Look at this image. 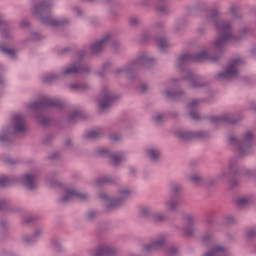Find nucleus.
<instances>
[{"label": "nucleus", "mask_w": 256, "mask_h": 256, "mask_svg": "<svg viewBox=\"0 0 256 256\" xmlns=\"http://www.w3.org/2000/svg\"><path fill=\"white\" fill-rule=\"evenodd\" d=\"M41 34L39 32H32L31 33V41H40Z\"/></svg>", "instance_id": "nucleus-54"}, {"label": "nucleus", "mask_w": 256, "mask_h": 256, "mask_svg": "<svg viewBox=\"0 0 256 256\" xmlns=\"http://www.w3.org/2000/svg\"><path fill=\"white\" fill-rule=\"evenodd\" d=\"M205 9H207V4H205V2H198L193 8L194 11H205Z\"/></svg>", "instance_id": "nucleus-48"}, {"label": "nucleus", "mask_w": 256, "mask_h": 256, "mask_svg": "<svg viewBox=\"0 0 256 256\" xmlns=\"http://www.w3.org/2000/svg\"><path fill=\"white\" fill-rule=\"evenodd\" d=\"M239 177V168H237V161L230 160L228 170H223L218 174V179H229V189H237L239 187V180L235 179Z\"/></svg>", "instance_id": "nucleus-8"}, {"label": "nucleus", "mask_w": 256, "mask_h": 256, "mask_svg": "<svg viewBox=\"0 0 256 256\" xmlns=\"http://www.w3.org/2000/svg\"><path fill=\"white\" fill-rule=\"evenodd\" d=\"M181 189H183V186H181L180 184H171V197H177V195L181 193Z\"/></svg>", "instance_id": "nucleus-37"}, {"label": "nucleus", "mask_w": 256, "mask_h": 256, "mask_svg": "<svg viewBox=\"0 0 256 256\" xmlns=\"http://www.w3.org/2000/svg\"><path fill=\"white\" fill-rule=\"evenodd\" d=\"M208 121L214 123V125H221L225 123L226 125H235L239 123V119L235 118L232 114H223L220 116H208Z\"/></svg>", "instance_id": "nucleus-13"}, {"label": "nucleus", "mask_w": 256, "mask_h": 256, "mask_svg": "<svg viewBox=\"0 0 256 256\" xmlns=\"http://www.w3.org/2000/svg\"><path fill=\"white\" fill-rule=\"evenodd\" d=\"M146 155L153 163H157L161 157V152L155 148H150L146 150Z\"/></svg>", "instance_id": "nucleus-27"}, {"label": "nucleus", "mask_w": 256, "mask_h": 256, "mask_svg": "<svg viewBox=\"0 0 256 256\" xmlns=\"http://www.w3.org/2000/svg\"><path fill=\"white\" fill-rule=\"evenodd\" d=\"M69 87L72 91H88V89H91V86L87 83L69 84Z\"/></svg>", "instance_id": "nucleus-30"}, {"label": "nucleus", "mask_w": 256, "mask_h": 256, "mask_svg": "<svg viewBox=\"0 0 256 256\" xmlns=\"http://www.w3.org/2000/svg\"><path fill=\"white\" fill-rule=\"evenodd\" d=\"M211 239H213V235L206 234L202 237V243H204V245H207V243H209V241H211Z\"/></svg>", "instance_id": "nucleus-53"}, {"label": "nucleus", "mask_w": 256, "mask_h": 256, "mask_svg": "<svg viewBox=\"0 0 256 256\" xmlns=\"http://www.w3.org/2000/svg\"><path fill=\"white\" fill-rule=\"evenodd\" d=\"M87 55V50H79L75 55V61L70 66L62 69L61 75H77V73H91L89 66L82 64L81 61Z\"/></svg>", "instance_id": "nucleus-7"}, {"label": "nucleus", "mask_w": 256, "mask_h": 256, "mask_svg": "<svg viewBox=\"0 0 256 256\" xmlns=\"http://www.w3.org/2000/svg\"><path fill=\"white\" fill-rule=\"evenodd\" d=\"M107 183H113V178L110 176H103L96 180L97 187H101V185H107Z\"/></svg>", "instance_id": "nucleus-36"}, {"label": "nucleus", "mask_w": 256, "mask_h": 256, "mask_svg": "<svg viewBox=\"0 0 256 256\" xmlns=\"http://www.w3.org/2000/svg\"><path fill=\"white\" fill-rule=\"evenodd\" d=\"M52 247H53L54 251H56V253L61 252L62 249H63V248L61 247V243H60L59 241H57V240H54V241L52 242Z\"/></svg>", "instance_id": "nucleus-50"}, {"label": "nucleus", "mask_w": 256, "mask_h": 256, "mask_svg": "<svg viewBox=\"0 0 256 256\" xmlns=\"http://www.w3.org/2000/svg\"><path fill=\"white\" fill-rule=\"evenodd\" d=\"M0 35L2 39L13 38V26L5 21L3 16H0Z\"/></svg>", "instance_id": "nucleus-20"}, {"label": "nucleus", "mask_w": 256, "mask_h": 256, "mask_svg": "<svg viewBox=\"0 0 256 256\" xmlns=\"http://www.w3.org/2000/svg\"><path fill=\"white\" fill-rule=\"evenodd\" d=\"M185 219L187 225L183 229V232L185 233V235H187V237H191V235H193V233L195 232V226H193V224L195 223V217H193L191 214H188L186 215Z\"/></svg>", "instance_id": "nucleus-22"}, {"label": "nucleus", "mask_w": 256, "mask_h": 256, "mask_svg": "<svg viewBox=\"0 0 256 256\" xmlns=\"http://www.w3.org/2000/svg\"><path fill=\"white\" fill-rule=\"evenodd\" d=\"M129 173L130 175H136L137 174V169L133 166L129 167Z\"/></svg>", "instance_id": "nucleus-63"}, {"label": "nucleus", "mask_w": 256, "mask_h": 256, "mask_svg": "<svg viewBox=\"0 0 256 256\" xmlns=\"http://www.w3.org/2000/svg\"><path fill=\"white\" fill-rule=\"evenodd\" d=\"M152 119H153L154 123H156L157 125H161V123H163V121H165V115L164 114H156V115L152 116Z\"/></svg>", "instance_id": "nucleus-44"}, {"label": "nucleus", "mask_w": 256, "mask_h": 256, "mask_svg": "<svg viewBox=\"0 0 256 256\" xmlns=\"http://www.w3.org/2000/svg\"><path fill=\"white\" fill-rule=\"evenodd\" d=\"M109 41H111V34H106L100 40L92 43L90 45L91 55H99V53H101V51H103V47L106 46L109 43Z\"/></svg>", "instance_id": "nucleus-15"}, {"label": "nucleus", "mask_w": 256, "mask_h": 256, "mask_svg": "<svg viewBox=\"0 0 256 256\" xmlns=\"http://www.w3.org/2000/svg\"><path fill=\"white\" fill-rule=\"evenodd\" d=\"M189 117L193 119V121H199L200 117L195 111L189 112Z\"/></svg>", "instance_id": "nucleus-56"}, {"label": "nucleus", "mask_w": 256, "mask_h": 256, "mask_svg": "<svg viewBox=\"0 0 256 256\" xmlns=\"http://www.w3.org/2000/svg\"><path fill=\"white\" fill-rule=\"evenodd\" d=\"M12 183H17V178L11 176H4L0 178V188L9 187Z\"/></svg>", "instance_id": "nucleus-29"}, {"label": "nucleus", "mask_w": 256, "mask_h": 256, "mask_svg": "<svg viewBox=\"0 0 256 256\" xmlns=\"http://www.w3.org/2000/svg\"><path fill=\"white\" fill-rule=\"evenodd\" d=\"M190 181L194 185H203V178L199 175H192L190 176Z\"/></svg>", "instance_id": "nucleus-42"}, {"label": "nucleus", "mask_w": 256, "mask_h": 256, "mask_svg": "<svg viewBox=\"0 0 256 256\" xmlns=\"http://www.w3.org/2000/svg\"><path fill=\"white\" fill-rule=\"evenodd\" d=\"M26 131L27 127L25 126L23 114H14L12 117V125L4 128L0 134V143L7 145V143H11L13 135L25 133Z\"/></svg>", "instance_id": "nucleus-4"}, {"label": "nucleus", "mask_w": 256, "mask_h": 256, "mask_svg": "<svg viewBox=\"0 0 256 256\" xmlns=\"http://www.w3.org/2000/svg\"><path fill=\"white\" fill-rule=\"evenodd\" d=\"M48 159H52V160L59 159V152H54L52 155L48 157Z\"/></svg>", "instance_id": "nucleus-61"}, {"label": "nucleus", "mask_w": 256, "mask_h": 256, "mask_svg": "<svg viewBox=\"0 0 256 256\" xmlns=\"http://www.w3.org/2000/svg\"><path fill=\"white\" fill-rule=\"evenodd\" d=\"M21 183L30 191H34V189L37 188V184L35 183V175L33 174H23L21 176Z\"/></svg>", "instance_id": "nucleus-21"}, {"label": "nucleus", "mask_w": 256, "mask_h": 256, "mask_svg": "<svg viewBox=\"0 0 256 256\" xmlns=\"http://www.w3.org/2000/svg\"><path fill=\"white\" fill-rule=\"evenodd\" d=\"M228 143L238 150L239 155H249L253 149V133H244L240 141L237 137L228 135Z\"/></svg>", "instance_id": "nucleus-5"}, {"label": "nucleus", "mask_w": 256, "mask_h": 256, "mask_svg": "<svg viewBox=\"0 0 256 256\" xmlns=\"http://www.w3.org/2000/svg\"><path fill=\"white\" fill-rule=\"evenodd\" d=\"M55 79H59V76L56 74H49V75L43 76L42 81L44 83H53Z\"/></svg>", "instance_id": "nucleus-40"}, {"label": "nucleus", "mask_w": 256, "mask_h": 256, "mask_svg": "<svg viewBox=\"0 0 256 256\" xmlns=\"http://www.w3.org/2000/svg\"><path fill=\"white\" fill-rule=\"evenodd\" d=\"M3 163H5V165H17L19 163V161L17 159H13L9 156H7L6 158H3Z\"/></svg>", "instance_id": "nucleus-45"}, {"label": "nucleus", "mask_w": 256, "mask_h": 256, "mask_svg": "<svg viewBox=\"0 0 256 256\" xmlns=\"http://www.w3.org/2000/svg\"><path fill=\"white\" fill-rule=\"evenodd\" d=\"M243 63V59L235 58L231 61V63L227 66L226 71H222L218 73L219 79H233L235 75H237V67Z\"/></svg>", "instance_id": "nucleus-12"}, {"label": "nucleus", "mask_w": 256, "mask_h": 256, "mask_svg": "<svg viewBox=\"0 0 256 256\" xmlns=\"http://www.w3.org/2000/svg\"><path fill=\"white\" fill-rule=\"evenodd\" d=\"M2 209H7V202L5 200H0V211Z\"/></svg>", "instance_id": "nucleus-60"}, {"label": "nucleus", "mask_w": 256, "mask_h": 256, "mask_svg": "<svg viewBox=\"0 0 256 256\" xmlns=\"http://www.w3.org/2000/svg\"><path fill=\"white\" fill-rule=\"evenodd\" d=\"M181 79H185L192 89H201V87L209 85L207 80L189 69L183 70V77Z\"/></svg>", "instance_id": "nucleus-10"}, {"label": "nucleus", "mask_w": 256, "mask_h": 256, "mask_svg": "<svg viewBox=\"0 0 256 256\" xmlns=\"http://www.w3.org/2000/svg\"><path fill=\"white\" fill-rule=\"evenodd\" d=\"M247 239H253L256 237V229H250L246 232Z\"/></svg>", "instance_id": "nucleus-52"}, {"label": "nucleus", "mask_w": 256, "mask_h": 256, "mask_svg": "<svg viewBox=\"0 0 256 256\" xmlns=\"http://www.w3.org/2000/svg\"><path fill=\"white\" fill-rule=\"evenodd\" d=\"M176 135L183 141H192V139H203L204 137H207V132L178 131L176 132Z\"/></svg>", "instance_id": "nucleus-17"}, {"label": "nucleus", "mask_w": 256, "mask_h": 256, "mask_svg": "<svg viewBox=\"0 0 256 256\" xmlns=\"http://www.w3.org/2000/svg\"><path fill=\"white\" fill-rule=\"evenodd\" d=\"M156 45L160 51H165L169 47V40L165 36L156 38Z\"/></svg>", "instance_id": "nucleus-28"}, {"label": "nucleus", "mask_w": 256, "mask_h": 256, "mask_svg": "<svg viewBox=\"0 0 256 256\" xmlns=\"http://www.w3.org/2000/svg\"><path fill=\"white\" fill-rule=\"evenodd\" d=\"M109 69H111V63L110 62L104 63L102 67V71L98 72L99 77H105V73H107Z\"/></svg>", "instance_id": "nucleus-43"}, {"label": "nucleus", "mask_w": 256, "mask_h": 256, "mask_svg": "<svg viewBox=\"0 0 256 256\" xmlns=\"http://www.w3.org/2000/svg\"><path fill=\"white\" fill-rule=\"evenodd\" d=\"M53 139H55V136L52 135V134H49V135L45 138L44 144H45V145H49V144L51 143V141H53Z\"/></svg>", "instance_id": "nucleus-57"}, {"label": "nucleus", "mask_w": 256, "mask_h": 256, "mask_svg": "<svg viewBox=\"0 0 256 256\" xmlns=\"http://www.w3.org/2000/svg\"><path fill=\"white\" fill-rule=\"evenodd\" d=\"M198 104H199V100L194 99V100L188 102L187 107H188V109H197Z\"/></svg>", "instance_id": "nucleus-51"}, {"label": "nucleus", "mask_w": 256, "mask_h": 256, "mask_svg": "<svg viewBox=\"0 0 256 256\" xmlns=\"http://www.w3.org/2000/svg\"><path fill=\"white\" fill-rule=\"evenodd\" d=\"M83 119H87V117L82 110H73L68 114V123H76V121H81Z\"/></svg>", "instance_id": "nucleus-24"}, {"label": "nucleus", "mask_w": 256, "mask_h": 256, "mask_svg": "<svg viewBox=\"0 0 256 256\" xmlns=\"http://www.w3.org/2000/svg\"><path fill=\"white\" fill-rule=\"evenodd\" d=\"M129 197H131V189L128 188H120L118 190V198H110L109 195L105 193L99 194V199L106 203L105 207L107 211H113V209L121 207Z\"/></svg>", "instance_id": "nucleus-6"}, {"label": "nucleus", "mask_w": 256, "mask_h": 256, "mask_svg": "<svg viewBox=\"0 0 256 256\" xmlns=\"http://www.w3.org/2000/svg\"><path fill=\"white\" fill-rule=\"evenodd\" d=\"M217 183V180L215 178H203L202 185H207V187H211V185H215Z\"/></svg>", "instance_id": "nucleus-47"}, {"label": "nucleus", "mask_w": 256, "mask_h": 256, "mask_svg": "<svg viewBox=\"0 0 256 256\" xmlns=\"http://www.w3.org/2000/svg\"><path fill=\"white\" fill-rule=\"evenodd\" d=\"M91 256H113L117 255V249L107 244L100 245L97 250L90 252Z\"/></svg>", "instance_id": "nucleus-19"}, {"label": "nucleus", "mask_w": 256, "mask_h": 256, "mask_svg": "<svg viewBox=\"0 0 256 256\" xmlns=\"http://www.w3.org/2000/svg\"><path fill=\"white\" fill-rule=\"evenodd\" d=\"M142 21L139 17L137 16H132L129 18V25L130 27H139V25H141Z\"/></svg>", "instance_id": "nucleus-38"}, {"label": "nucleus", "mask_w": 256, "mask_h": 256, "mask_svg": "<svg viewBox=\"0 0 256 256\" xmlns=\"http://www.w3.org/2000/svg\"><path fill=\"white\" fill-rule=\"evenodd\" d=\"M110 139H112V141H119V139H121V136H119V134H112L110 136Z\"/></svg>", "instance_id": "nucleus-62"}, {"label": "nucleus", "mask_w": 256, "mask_h": 256, "mask_svg": "<svg viewBox=\"0 0 256 256\" xmlns=\"http://www.w3.org/2000/svg\"><path fill=\"white\" fill-rule=\"evenodd\" d=\"M220 17L219 9L213 8L206 15L207 23H213L214 27L219 31L218 38L213 43V47L216 51H218L217 55L209 56L206 51H202L196 54H182L178 57L176 61V67L183 71L187 63H191V61H205V59H209L211 63H217L221 57H223V52L225 51V47L227 43H232L233 45H237L239 41L245 39L247 33L251 31L248 27H244L240 30L238 36H234L231 33V23L222 20Z\"/></svg>", "instance_id": "nucleus-1"}, {"label": "nucleus", "mask_w": 256, "mask_h": 256, "mask_svg": "<svg viewBox=\"0 0 256 256\" xmlns=\"http://www.w3.org/2000/svg\"><path fill=\"white\" fill-rule=\"evenodd\" d=\"M237 207L243 209V207H249L251 205V198L249 196L240 197L236 201Z\"/></svg>", "instance_id": "nucleus-31"}, {"label": "nucleus", "mask_w": 256, "mask_h": 256, "mask_svg": "<svg viewBox=\"0 0 256 256\" xmlns=\"http://www.w3.org/2000/svg\"><path fill=\"white\" fill-rule=\"evenodd\" d=\"M112 47H113L115 53H117V51H119V47H121V44L118 41H113Z\"/></svg>", "instance_id": "nucleus-58"}, {"label": "nucleus", "mask_w": 256, "mask_h": 256, "mask_svg": "<svg viewBox=\"0 0 256 256\" xmlns=\"http://www.w3.org/2000/svg\"><path fill=\"white\" fill-rule=\"evenodd\" d=\"M164 205L168 211L175 213V211L179 209V205H181V200L177 197H171L169 200L164 202Z\"/></svg>", "instance_id": "nucleus-23"}, {"label": "nucleus", "mask_w": 256, "mask_h": 256, "mask_svg": "<svg viewBox=\"0 0 256 256\" xmlns=\"http://www.w3.org/2000/svg\"><path fill=\"white\" fill-rule=\"evenodd\" d=\"M165 246V238H159L152 242L150 245L145 246V251L148 253H152V251H157L159 249H162V247Z\"/></svg>", "instance_id": "nucleus-25"}, {"label": "nucleus", "mask_w": 256, "mask_h": 256, "mask_svg": "<svg viewBox=\"0 0 256 256\" xmlns=\"http://www.w3.org/2000/svg\"><path fill=\"white\" fill-rule=\"evenodd\" d=\"M73 197H75L76 199H78L79 201H85L87 199V194H81L79 193V191L75 190V189H70L66 191V194L64 196H62L58 202L61 205H65V203H69Z\"/></svg>", "instance_id": "nucleus-14"}, {"label": "nucleus", "mask_w": 256, "mask_h": 256, "mask_svg": "<svg viewBox=\"0 0 256 256\" xmlns=\"http://www.w3.org/2000/svg\"><path fill=\"white\" fill-rule=\"evenodd\" d=\"M48 107L63 109L65 102L59 99L42 98L29 104V109H32V111H43V109H47Z\"/></svg>", "instance_id": "nucleus-9"}, {"label": "nucleus", "mask_w": 256, "mask_h": 256, "mask_svg": "<svg viewBox=\"0 0 256 256\" xmlns=\"http://www.w3.org/2000/svg\"><path fill=\"white\" fill-rule=\"evenodd\" d=\"M40 235H41V230H36L34 232V235L24 236L23 241L25 243H35L37 241V237H39Z\"/></svg>", "instance_id": "nucleus-33"}, {"label": "nucleus", "mask_w": 256, "mask_h": 256, "mask_svg": "<svg viewBox=\"0 0 256 256\" xmlns=\"http://www.w3.org/2000/svg\"><path fill=\"white\" fill-rule=\"evenodd\" d=\"M230 13L235 19H241V13H239V7L232 5L229 9Z\"/></svg>", "instance_id": "nucleus-41"}, {"label": "nucleus", "mask_w": 256, "mask_h": 256, "mask_svg": "<svg viewBox=\"0 0 256 256\" xmlns=\"http://www.w3.org/2000/svg\"><path fill=\"white\" fill-rule=\"evenodd\" d=\"M35 119H36L37 123H39V125H42V127H47V125H49L48 117H45L41 114H36Z\"/></svg>", "instance_id": "nucleus-35"}, {"label": "nucleus", "mask_w": 256, "mask_h": 256, "mask_svg": "<svg viewBox=\"0 0 256 256\" xmlns=\"http://www.w3.org/2000/svg\"><path fill=\"white\" fill-rule=\"evenodd\" d=\"M153 221H156V223H162V221H165V215L160 213H154L152 214Z\"/></svg>", "instance_id": "nucleus-46"}, {"label": "nucleus", "mask_w": 256, "mask_h": 256, "mask_svg": "<svg viewBox=\"0 0 256 256\" xmlns=\"http://www.w3.org/2000/svg\"><path fill=\"white\" fill-rule=\"evenodd\" d=\"M138 91H140V93H146L147 92V85H142L138 87Z\"/></svg>", "instance_id": "nucleus-59"}, {"label": "nucleus", "mask_w": 256, "mask_h": 256, "mask_svg": "<svg viewBox=\"0 0 256 256\" xmlns=\"http://www.w3.org/2000/svg\"><path fill=\"white\" fill-rule=\"evenodd\" d=\"M0 52L7 55V57H10V59H15V50L11 48H7L0 44Z\"/></svg>", "instance_id": "nucleus-34"}, {"label": "nucleus", "mask_w": 256, "mask_h": 256, "mask_svg": "<svg viewBox=\"0 0 256 256\" xmlns=\"http://www.w3.org/2000/svg\"><path fill=\"white\" fill-rule=\"evenodd\" d=\"M98 215L99 212L95 210H89L85 215V219L86 221H94V219H97Z\"/></svg>", "instance_id": "nucleus-39"}, {"label": "nucleus", "mask_w": 256, "mask_h": 256, "mask_svg": "<svg viewBox=\"0 0 256 256\" xmlns=\"http://www.w3.org/2000/svg\"><path fill=\"white\" fill-rule=\"evenodd\" d=\"M102 135L103 131L101 130H90L84 135V137L85 139H99Z\"/></svg>", "instance_id": "nucleus-32"}, {"label": "nucleus", "mask_w": 256, "mask_h": 256, "mask_svg": "<svg viewBox=\"0 0 256 256\" xmlns=\"http://www.w3.org/2000/svg\"><path fill=\"white\" fill-rule=\"evenodd\" d=\"M140 215L142 217H152L153 213H151V209L144 207V208H141Z\"/></svg>", "instance_id": "nucleus-49"}, {"label": "nucleus", "mask_w": 256, "mask_h": 256, "mask_svg": "<svg viewBox=\"0 0 256 256\" xmlns=\"http://www.w3.org/2000/svg\"><path fill=\"white\" fill-rule=\"evenodd\" d=\"M153 63H155V58L149 57L147 54H142L135 60L130 61L127 65L117 68L114 71V75L117 76L125 73V75L131 76L132 73L139 71V69H151Z\"/></svg>", "instance_id": "nucleus-3"}, {"label": "nucleus", "mask_w": 256, "mask_h": 256, "mask_svg": "<svg viewBox=\"0 0 256 256\" xmlns=\"http://www.w3.org/2000/svg\"><path fill=\"white\" fill-rule=\"evenodd\" d=\"M224 223L226 225H233V223H235V217L233 216H227L224 220Z\"/></svg>", "instance_id": "nucleus-55"}, {"label": "nucleus", "mask_w": 256, "mask_h": 256, "mask_svg": "<svg viewBox=\"0 0 256 256\" xmlns=\"http://www.w3.org/2000/svg\"><path fill=\"white\" fill-rule=\"evenodd\" d=\"M53 9V0H41L33 6V15L43 24L48 27H65L69 25L67 18H55L51 15Z\"/></svg>", "instance_id": "nucleus-2"}, {"label": "nucleus", "mask_w": 256, "mask_h": 256, "mask_svg": "<svg viewBox=\"0 0 256 256\" xmlns=\"http://www.w3.org/2000/svg\"><path fill=\"white\" fill-rule=\"evenodd\" d=\"M163 94L166 95L167 99H169L170 101H177L185 95V92H183V90H178V91L165 90L163 91Z\"/></svg>", "instance_id": "nucleus-26"}, {"label": "nucleus", "mask_w": 256, "mask_h": 256, "mask_svg": "<svg viewBox=\"0 0 256 256\" xmlns=\"http://www.w3.org/2000/svg\"><path fill=\"white\" fill-rule=\"evenodd\" d=\"M156 5V11L160 13V15H168L169 5L165 3V0H142V5Z\"/></svg>", "instance_id": "nucleus-16"}, {"label": "nucleus", "mask_w": 256, "mask_h": 256, "mask_svg": "<svg viewBox=\"0 0 256 256\" xmlns=\"http://www.w3.org/2000/svg\"><path fill=\"white\" fill-rule=\"evenodd\" d=\"M250 111H254L256 113V104L255 102H252L249 106Z\"/></svg>", "instance_id": "nucleus-64"}, {"label": "nucleus", "mask_w": 256, "mask_h": 256, "mask_svg": "<svg viewBox=\"0 0 256 256\" xmlns=\"http://www.w3.org/2000/svg\"><path fill=\"white\" fill-rule=\"evenodd\" d=\"M98 155H102L103 157H108L113 162L114 167H117L121 163V161H125L124 154H114L109 152L107 148H100L97 150Z\"/></svg>", "instance_id": "nucleus-18"}, {"label": "nucleus", "mask_w": 256, "mask_h": 256, "mask_svg": "<svg viewBox=\"0 0 256 256\" xmlns=\"http://www.w3.org/2000/svg\"><path fill=\"white\" fill-rule=\"evenodd\" d=\"M102 97L98 99V107L100 111H105L109 107H113V103L117 101V95L107 86H104L101 90Z\"/></svg>", "instance_id": "nucleus-11"}]
</instances>
